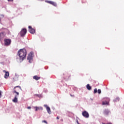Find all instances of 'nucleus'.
<instances>
[{"instance_id": "nucleus-1", "label": "nucleus", "mask_w": 124, "mask_h": 124, "mask_svg": "<svg viewBox=\"0 0 124 124\" xmlns=\"http://www.w3.org/2000/svg\"><path fill=\"white\" fill-rule=\"evenodd\" d=\"M22 90L21 87L20 86H16L14 88L13 93H16L15 95V98L13 99V102L15 103L18 102V99L17 97L19 96V92L20 90Z\"/></svg>"}, {"instance_id": "nucleus-2", "label": "nucleus", "mask_w": 124, "mask_h": 124, "mask_svg": "<svg viewBox=\"0 0 124 124\" xmlns=\"http://www.w3.org/2000/svg\"><path fill=\"white\" fill-rule=\"evenodd\" d=\"M18 56L20 61H24L27 56V51L25 49H20L18 51Z\"/></svg>"}, {"instance_id": "nucleus-3", "label": "nucleus", "mask_w": 124, "mask_h": 124, "mask_svg": "<svg viewBox=\"0 0 124 124\" xmlns=\"http://www.w3.org/2000/svg\"><path fill=\"white\" fill-rule=\"evenodd\" d=\"M8 30L6 29L4 31L0 33V41L4 38L5 35H6V33L8 32Z\"/></svg>"}, {"instance_id": "nucleus-4", "label": "nucleus", "mask_w": 124, "mask_h": 124, "mask_svg": "<svg viewBox=\"0 0 124 124\" xmlns=\"http://www.w3.org/2000/svg\"><path fill=\"white\" fill-rule=\"evenodd\" d=\"M4 45L5 46H9L11 44V39H5L4 40Z\"/></svg>"}, {"instance_id": "nucleus-5", "label": "nucleus", "mask_w": 124, "mask_h": 124, "mask_svg": "<svg viewBox=\"0 0 124 124\" xmlns=\"http://www.w3.org/2000/svg\"><path fill=\"white\" fill-rule=\"evenodd\" d=\"M82 115L84 117V118H86V119H88V118L90 117L89 113L86 110H84L82 112Z\"/></svg>"}, {"instance_id": "nucleus-6", "label": "nucleus", "mask_w": 124, "mask_h": 124, "mask_svg": "<svg viewBox=\"0 0 124 124\" xmlns=\"http://www.w3.org/2000/svg\"><path fill=\"white\" fill-rule=\"evenodd\" d=\"M26 33H27V29H23L20 33V36H25V35H26Z\"/></svg>"}, {"instance_id": "nucleus-7", "label": "nucleus", "mask_w": 124, "mask_h": 124, "mask_svg": "<svg viewBox=\"0 0 124 124\" xmlns=\"http://www.w3.org/2000/svg\"><path fill=\"white\" fill-rule=\"evenodd\" d=\"M104 100H106V101L103 102V105H108L109 104V101H110V99L109 98H104Z\"/></svg>"}, {"instance_id": "nucleus-8", "label": "nucleus", "mask_w": 124, "mask_h": 124, "mask_svg": "<svg viewBox=\"0 0 124 124\" xmlns=\"http://www.w3.org/2000/svg\"><path fill=\"white\" fill-rule=\"evenodd\" d=\"M28 28L29 29V32H30V33H31L32 34L35 33V29H33L31 26H29Z\"/></svg>"}, {"instance_id": "nucleus-9", "label": "nucleus", "mask_w": 124, "mask_h": 124, "mask_svg": "<svg viewBox=\"0 0 124 124\" xmlns=\"http://www.w3.org/2000/svg\"><path fill=\"white\" fill-rule=\"evenodd\" d=\"M46 2H47V3H49V4H51L52 5H53V6H57V3L54 1L46 0Z\"/></svg>"}, {"instance_id": "nucleus-10", "label": "nucleus", "mask_w": 124, "mask_h": 124, "mask_svg": "<svg viewBox=\"0 0 124 124\" xmlns=\"http://www.w3.org/2000/svg\"><path fill=\"white\" fill-rule=\"evenodd\" d=\"M27 60L29 61V62H31V61H32V55L31 54H29L27 57Z\"/></svg>"}, {"instance_id": "nucleus-11", "label": "nucleus", "mask_w": 124, "mask_h": 124, "mask_svg": "<svg viewBox=\"0 0 124 124\" xmlns=\"http://www.w3.org/2000/svg\"><path fill=\"white\" fill-rule=\"evenodd\" d=\"M44 107L46 108V110L48 114H51V113H52L51 111V108H50V107H48L47 105H44Z\"/></svg>"}, {"instance_id": "nucleus-12", "label": "nucleus", "mask_w": 124, "mask_h": 124, "mask_svg": "<svg viewBox=\"0 0 124 124\" xmlns=\"http://www.w3.org/2000/svg\"><path fill=\"white\" fill-rule=\"evenodd\" d=\"M3 72H5V75H4V78L6 79H7L8 78V77L9 76V72H6V71L4 70Z\"/></svg>"}, {"instance_id": "nucleus-13", "label": "nucleus", "mask_w": 124, "mask_h": 124, "mask_svg": "<svg viewBox=\"0 0 124 124\" xmlns=\"http://www.w3.org/2000/svg\"><path fill=\"white\" fill-rule=\"evenodd\" d=\"M110 113V111L108 109H105L104 111V115H107Z\"/></svg>"}, {"instance_id": "nucleus-14", "label": "nucleus", "mask_w": 124, "mask_h": 124, "mask_svg": "<svg viewBox=\"0 0 124 124\" xmlns=\"http://www.w3.org/2000/svg\"><path fill=\"white\" fill-rule=\"evenodd\" d=\"M33 79H34V80H36V81H37L38 80H39L40 79V77L37 76H34L33 77Z\"/></svg>"}, {"instance_id": "nucleus-15", "label": "nucleus", "mask_w": 124, "mask_h": 124, "mask_svg": "<svg viewBox=\"0 0 124 124\" xmlns=\"http://www.w3.org/2000/svg\"><path fill=\"white\" fill-rule=\"evenodd\" d=\"M34 108L35 109V111H37L38 110H43V108L42 107H35Z\"/></svg>"}, {"instance_id": "nucleus-16", "label": "nucleus", "mask_w": 124, "mask_h": 124, "mask_svg": "<svg viewBox=\"0 0 124 124\" xmlns=\"http://www.w3.org/2000/svg\"><path fill=\"white\" fill-rule=\"evenodd\" d=\"M86 88L89 91H91V90H92V87H91V86H90V84H89L87 85Z\"/></svg>"}, {"instance_id": "nucleus-17", "label": "nucleus", "mask_w": 124, "mask_h": 124, "mask_svg": "<svg viewBox=\"0 0 124 124\" xmlns=\"http://www.w3.org/2000/svg\"><path fill=\"white\" fill-rule=\"evenodd\" d=\"M97 93V89L95 88L94 89V93Z\"/></svg>"}, {"instance_id": "nucleus-18", "label": "nucleus", "mask_w": 124, "mask_h": 124, "mask_svg": "<svg viewBox=\"0 0 124 124\" xmlns=\"http://www.w3.org/2000/svg\"><path fill=\"white\" fill-rule=\"evenodd\" d=\"M98 93L99 94L101 93V90L100 89L98 90Z\"/></svg>"}, {"instance_id": "nucleus-19", "label": "nucleus", "mask_w": 124, "mask_h": 124, "mask_svg": "<svg viewBox=\"0 0 124 124\" xmlns=\"http://www.w3.org/2000/svg\"><path fill=\"white\" fill-rule=\"evenodd\" d=\"M119 100H120V98H116L115 99V101H119Z\"/></svg>"}, {"instance_id": "nucleus-20", "label": "nucleus", "mask_w": 124, "mask_h": 124, "mask_svg": "<svg viewBox=\"0 0 124 124\" xmlns=\"http://www.w3.org/2000/svg\"><path fill=\"white\" fill-rule=\"evenodd\" d=\"M42 123H45L46 124H48V123H47V121H46V120L43 121H42Z\"/></svg>"}, {"instance_id": "nucleus-21", "label": "nucleus", "mask_w": 124, "mask_h": 124, "mask_svg": "<svg viewBox=\"0 0 124 124\" xmlns=\"http://www.w3.org/2000/svg\"><path fill=\"white\" fill-rule=\"evenodd\" d=\"M27 109H31V107H27Z\"/></svg>"}, {"instance_id": "nucleus-22", "label": "nucleus", "mask_w": 124, "mask_h": 124, "mask_svg": "<svg viewBox=\"0 0 124 124\" xmlns=\"http://www.w3.org/2000/svg\"><path fill=\"white\" fill-rule=\"evenodd\" d=\"M8 1H13V0H8Z\"/></svg>"}, {"instance_id": "nucleus-23", "label": "nucleus", "mask_w": 124, "mask_h": 124, "mask_svg": "<svg viewBox=\"0 0 124 124\" xmlns=\"http://www.w3.org/2000/svg\"><path fill=\"white\" fill-rule=\"evenodd\" d=\"M70 95H71V96H72L73 97L74 96V95H72V94H70Z\"/></svg>"}, {"instance_id": "nucleus-24", "label": "nucleus", "mask_w": 124, "mask_h": 124, "mask_svg": "<svg viewBox=\"0 0 124 124\" xmlns=\"http://www.w3.org/2000/svg\"><path fill=\"white\" fill-rule=\"evenodd\" d=\"M60 118L58 117V116L57 117V119L59 120Z\"/></svg>"}, {"instance_id": "nucleus-25", "label": "nucleus", "mask_w": 124, "mask_h": 124, "mask_svg": "<svg viewBox=\"0 0 124 124\" xmlns=\"http://www.w3.org/2000/svg\"><path fill=\"white\" fill-rule=\"evenodd\" d=\"M0 95H1V93H0Z\"/></svg>"}, {"instance_id": "nucleus-26", "label": "nucleus", "mask_w": 124, "mask_h": 124, "mask_svg": "<svg viewBox=\"0 0 124 124\" xmlns=\"http://www.w3.org/2000/svg\"><path fill=\"white\" fill-rule=\"evenodd\" d=\"M35 95H36V96H38V95H37V94H36Z\"/></svg>"}]
</instances>
